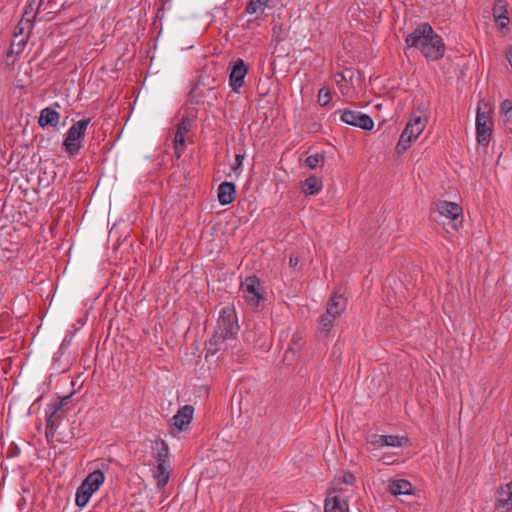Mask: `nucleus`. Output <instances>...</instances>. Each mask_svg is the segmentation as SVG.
<instances>
[{"label":"nucleus","mask_w":512,"mask_h":512,"mask_svg":"<svg viewBox=\"0 0 512 512\" xmlns=\"http://www.w3.org/2000/svg\"><path fill=\"white\" fill-rule=\"evenodd\" d=\"M405 43L409 48H415L428 61H437L444 56L445 43L429 23H421L406 36Z\"/></svg>","instance_id":"obj_1"},{"label":"nucleus","mask_w":512,"mask_h":512,"mask_svg":"<svg viewBox=\"0 0 512 512\" xmlns=\"http://www.w3.org/2000/svg\"><path fill=\"white\" fill-rule=\"evenodd\" d=\"M239 330L235 309L226 306L221 309L217 326L209 341V351L216 353L220 350L233 348L237 344V333Z\"/></svg>","instance_id":"obj_2"},{"label":"nucleus","mask_w":512,"mask_h":512,"mask_svg":"<svg viewBox=\"0 0 512 512\" xmlns=\"http://www.w3.org/2000/svg\"><path fill=\"white\" fill-rule=\"evenodd\" d=\"M104 481L105 476L101 470H94L89 473L76 490V505L80 508L85 507L93 493L99 489Z\"/></svg>","instance_id":"obj_3"},{"label":"nucleus","mask_w":512,"mask_h":512,"mask_svg":"<svg viewBox=\"0 0 512 512\" xmlns=\"http://www.w3.org/2000/svg\"><path fill=\"white\" fill-rule=\"evenodd\" d=\"M89 124V118L80 119L68 129L63 146L69 155H76L80 151Z\"/></svg>","instance_id":"obj_4"},{"label":"nucleus","mask_w":512,"mask_h":512,"mask_svg":"<svg viewBox=\"0 0 512 512\" xmlns=\"http://www.w3.org/2000/svg\"><path fill=\"white\" fill-rule=\"evenodd\" d=\"M240 289L246 303L252 308H257L264 300V288L254 275L246 277L241 283Z\"/></svg>","instance_id":"obj_5"},{"label":"nucleus","mask_w":512,"mask_h":512,"mask_svg":"<svg viewBox=\"0 0 512 512\" xmlns=\"http://www.w3.org/2000/svg\"><path fill=\"white\" fill-rule=\"evenodd\" d=\"M340 115V120L345 124L361 128L363 130H372L374 127L373 119L365 113L356 110L339 109L336 111Z\"/></svg>","instance_id":"obj_6"},{"label":"nucleus","mask_w":512,"mask_h":512,"mask_svg":"<svg viewBox=\"0 0 512 512\" xmlns=\"http://www.w3.org/2000/svg\"><path fill=\"white\" fill-rule=\"evenodd\" d=\"M493 122L488 112L477 109L476 136L477 142L482 146H488L492 134Z\"/></svg>","instance_id":"obj_7"},{"label":"nucleus","mask_w":512,"mask_h":512,"mask_svg":"<svg viewBox=\"0 0 512 512\" xmlns=\"http://www.w3.org/2000/svg\"><path fill=\"white\" fill-rule=\"evenodd\" d=\"M70 396H66L58 401L51 403L46 411V430L47 433H53L59 426L63 418V409L67 405Z\"/></svg>","instance_id":"obj_8"},{"label":"nucleus","mask_w":512,"mask_h":512,"mask_svg":"<svg viewBox=\"0 0 512 512\" xmlns=\"http://www.w3.org/2000/svg\"><path fill=\"white\" fill-rule=\"evenodd\" d=\"M193 121V115H187L183 117L177 126L174 139L175 153L177 154V157H180L181 153L185 150V135L192 127Z\"/></svg>","instance_id":"obj_9"},{"label":"nucleus","mask_w":512,"mask_h":512,"mask_svg":"<svg viewBox=\"0 0 512 512\" xmlns=\"http://www.w3.org/2000/svg\"><path fill=\"white\" fill-rule=\"evenodd\" d=\"M248 73V66L243 59L238 58L230 71L229 84L233 91H238L244 84V79Z\"/></svg>","instance_id":"obj_10"},{"label":"nucleus","mask_w":512,"mask_h":512,"mask_svg":"<svg viewBox=\"0 0 512 512\" xmlns=\"http://www.w3.org/2000/svg\"><path fill=\"white\" fill-rule=\"evenodd\" d=\"M24 29L25 27H16L13 40L11 41L10 47L6 52L7 58H18L23 53L28 41V36L23 35Z\"/></svg>","instance_id":"obj_11"},{"label":"nucleus","mask_w":512,"mask_h":512,"mask_svg":"<svg viewBox=\"0 0 512 512\" xmlns=\"http://www.w3.org/2000/svg\"><path fill=\"white\" fill-rule=\"evenodd\" d=\"M435 212L441 217L456 222L462 215V208L454 202L440 201L436 204Z\"/></svg>","instance_id":"obj_12"},{"label":"nucleus","mask_w":512,"mask_h":512,"mask_svg":"<svg viewBox=\"0 0 512 512\" xmlns=\"http://www.w3.org/2000/svg\"><path fill=\"white\" fill-rule=\"evenodd\" d=\"M194 408L191 405H185L173 416V425L179 430H185L193 419Z\"/></svg>","instance_id":"obj_13"},{"label":"nucleus","mask_w":512,"mask_h":512,"mask_svg":"<svg viewBox=\"0 0 512 512\" xmlns=\"http://www.w3.org/2000/svg\"><path fill=\"white\" fill-rule=\"evenodd\" d=\"M42 0H31L25 7H24V13L21 21L17 25V27H24L25 24L26 27L31 30L33 28V22L37 16V11L41 5Z\"/></svg>","instance_id":"obj_14"},{"label":"nucleus","mask_w":512,"mask_h":512,"mask_svg":"<svg viewBox=\"0 0 512 512\" xmlns=\"http://www.w3.org/2000/svg\"><path fill=\"white\" fill-rule=\"evenodd\" d=\"M427 124V119L417 112H413L409 122L406 124L404 131L409 135L414 136L416 139L423 132Z\"/></svg>","instance_id":"obj_15"},{"label":"nucleus","mask_w":512,"mask_h":512,"mask_svg":"<svg viewBox=\"0 0 512 512\" xmlns=\"http://www.w3.org/2000/svg\"><path fill=\"white\" fill-rule=\"evenodd\" d=\"M218 201L221 205H228L236 198V186L232 182H223L217 189Z\"/></svg>","instance_id":"obj_16"},{"label":"nucleus","mask_w":512,"mask_h":512,"mask_svg":"<svg viewBox=\"0 0 512 512\" xmlns=\"http://www.w3.org/2000/svg\"><path fill=\"white\" fill-rule=\"evenodd\" d=\"M346 305V298H344L342 295L334 294L327 302L326 311L337 318L345 311Z\"/></svg>","instance_id":"obj_17"},{"label":"nucleus","mask_w":512,"mask_h":512,"mask_svg":"<svg viewBox=\"0 0 512 512\" xmlns=\"http://www.w3.org/2000/svg\"><path fill=\"white\" fill-rule=\"evenodd\" d=\"M274 5V0H249L246 4L245 12L250 15H263L265 9H272Z\"/></svg>","instance_id":"obj_18"},{"label":"nucleus","mask_w":512,"mask_h":512,"mask_svg":"<svg viewBox=\"0 0 512 512\" xmlns=\"http://www.w3.org/2000/svg\"><path fill=\"white\" fill-rule=\"evenodd\" d=\"M497 507L505 511L512 508V481L498 492Z\"/></svg>","instance_id":"obj_19"},{"label":"nucleus","mask_w":512,"mask_h":512,"mask_svg":"<svg viewBox=\"0 0 512 512\" xmlns=\"http://www.w3.org/2000/svg\"><path fill=\"white\" fill-rule=\"evenodd\" d=\"M59 118H60V114L55 109L44 108L40 112L38 123L41 127H44V126L55 127V126H57V124L59 122Z\"/></svg>","instance_id":"obj_20"},{"label":"nucleus","mask_w":512,"mask_h":512,"mask_svg":"<svg viewBox=\"0 0 512 512\" xmlns=\"http://www.w3.org/2000/svg\"><path fill=\"white\" fill-rule=\"evenodd\" d=\"M153 476L156 479L157 488L164 489L170 478V466L158 463L153 471Z\"/></svg>","instance_id":"obj_21"},{"label":"nucleus","mask_w":512,"mask_h":512,"mask_svg":"<svg viewBox=\"0 0 512 512\" xmlns=\"http://www.w3.org/2000/svg\"><path fill=\"white\" fill-rule=\"evenodd\" d=\"M412 489V484L405 479L393 480L389 484V492L395 496L410 495Z\"/></svg>","instance_id":"obj_22"},{"label":"nucleus","mask_w":512,"mask_h":512,"mask_svg":"<svg viewBox=\"0 0 512 512\" xmlns=\"http://www.w3.org/2000/svg\"><path fill=\"white\" fill-rule=\"evenodd\" d=\"M302 186L305 194L316 195L322 190L323 184L320 178L310 176L304 180Z\"/></svg>","instance_id":"obj_23"},{"label":"nucleus","mask_w":512,"mask_h":512,"mask_svg":"<svg viewBox=\"0 0 512 512\" xmlns=\"http://www.w3.org/2000/svg\"><path fill=\"white\" fill-rule=\"evenodd\" d=\"M325 512H347L348 505L338 496L327 498L324 506Z\"/></svg>","instance_id":"obj_24"},{"label":"nucleus","mask_w":512,"mask_h":512,"mask_svg":"<svg viewBox=\"0 0 512 512\" xmlns=\"http://www.w3.org/2000/svg\"><path fill=\"white\" fill-rule=\"evenodd\" d=\"M154 449L156 450L155 457L157 459V464L163 463L166 466H170L168 446L165 444V442H157Z\"/></svg>","instance_id":"obj_25"},{"label":"nucleus","mask_w":512,"mask_h":512,"mask_svg":"<svg viewBox=\"0 0 512 512\" xmlns=\"http://www.w3.org/2000/svg\"><path fill=\"white\" fill-rule=\"evenodd\" d=\"M303 345V337L300 333H294L291 338L290 345L285 352L284 358L288 359V355L298 353Z\"/></svg>","instance_id":"obj_26"},{"label":"nucleus","mask_w":512,"mask_h":512,"mask_svg":"<svg viewBox=\"0 0 512 512\" xmlns=\"http://www.w3.org/2000/svg\"><path fill=\"white\" fill-rule=\"evenodd\" d=\"M336 318L329 314L327 311L322 314L319 318V329L321 332L328 334L332 327L334 326V321Z\"/></svg>","instance_id":"obj_27"},{"label":"nucleus","mask_w":512,"mask_h":512,"mask_svg":"<svg viewBox=\"0 0 512 512\" xmlns=\"http://www.w3.org/2000/svg\"><path fill=\"white\" fill-rule=\"evenodd\" d=\"M415 139L416 138L414 136L409 135L408 132L403 130L400 135L399 141L396 145L397 153L401 154V153L405 152L408 149V147L410 146L411 142Z\"/></svg>","instance_id":"obj_28"},{"label":"nucleus","mask_w":512,"mask_h":512,"mask_svg":"<svg viewBox=\"0 0 512 512\" xmlns=\"http://www.w3.org/2000/svg\"><path fill=\"white\" fill-rule=\"evenodd\" d=\"M384 445L388 447H403L408 439L398 435H383Z\"/></svg>","instance_id":"obj_29"},{"label":"nucleus","mask_w":512,"mask_h":512,"mask_svg":"<svg viewBox=\"0 0 512 512\" xmlns=\"http://www.w3.org/2000/svg\"><path fill=\"white\" fill-rule=\"evenodd\" d=\"M133 481V483L137 484L138 488V492H137V495L136 494H133L132 496H136L134 502H130V506H133L135 503H141L142 500L144 499V497L142 496V489L144 488V485H143V481L141 479V477H139L138 475L137 476H133L132 478H130V482Z\"/></svg>","instance_id":"obj_30"},{"label":"nucleus","mask_w":512,"mask_h":512,"mask_svg":"<svg viewBox=\"0 0 512 512\" xmlns=\"http://www.w3.org/2000/svg\"><path fill=\"white\" fill-rule=\"evenodd\" d=\"M493 18H497L500 15H508L507 4L504 0H496L493 6Z\"/></svg>","instance_id":"obj_31"},{"label":"nucleus","mask_w":512,"mask_h":512,"mask_svg":"<svg viewBox=\"0 0 512 512\" xmlns=\"http://www.w3.org/2000/svg\"><path fill=\"white\" fill-rule=\"evenodd\" d=\"M331 100V92L329 89L323 87L319 90L318 102L321 106H326Z\"/></svg>","instance_id":"obj_32"},{"label":"nucleus","mask_w":512,"mask_h":512,"mask_svg":"<svg viewBox=\"0 0 512 512\" xmlns=\"http://www.w3.org/2000/svg\"><path fill=\"white\" fill-rule=\"evenodd\" d=\"M368 443L374 449H380L385 447L383 435L373 434L369 437Z\"/></svg>","instance_id":"obj_33"},{"label":"nucleus","mask_w":512,"mask_h":512,"mask_svg":"<svg viewBox=\"0 0 512 512\" xmlns=\"http://www.w3.org/2000/svg\"><path fill=\"white\" fill-rule=\"evenodd\" d=\"M324 160V156L321 155V154H313V155H310L306 158L305 160V163L306 165L311 168V169H314L317 167V165L319 164L320 161H323Z\"/></svg>","instance_id":"obj_34"},{"label":"nucleus","mask_w":512,"mask_h":512,"mask_svg":"<svg viewBox=\"0 0 512 512\" xmlns=\"http://www.w3.org/2000/svg\"><path fill=\"white\" fill-rule=\"evenodd\" d=\"M494 21L500 30L506 28L510 22L508 15H500V17L494 18Z\"/></svg>","instance_id":"obj_35"},{"label":"nucleus","mask_w":512,"mask_h":512,"mask_svg":"<svg viewBox=\"0 0 512 512\" xmlns=\"http://www.w3.org/2000/svg\"><path fill=\"white\" fill-rule=\"evenodd\" d=\"M501 115L512 114V101L509 99L504 100L500 106Z\"/></svg>","instance_id":"obj_36"},{"label":"nucleus","mask_w":512,"mask_h":512,"mask_svg":"<svg viewBox=\"0 0 512 512\" xmlns=\"http://www.w3.org/2000/svg\"><path fill=\"white\" fill-rule=\"evenodd\" d=\"M343 482L348 485H353L355 482V476L350 472L345 473L343 476Z\"/></svg>","instance_id":"obj_37"},{"label":"nucleus","mask_w":512,"mask_h":512,"mask_svg":"<svg viewBox=\"0 0 512 512\" xmlns=\"http://www.w3.org/2000/svg\"><path fill=\"white\" fill-rule=\"evenodd\" d=\"M243 159L244 157L242 155L237 154L235 156V165L233 166L234 171L238 170L242 166Z\"/></svg>","instance_id":"obj_38"},{"label":"nucleus","mask_w":512,"mask_h":512,"mask_svg":"<svg viewBox=\"0 0 512 512\" xmlns=\"http://www.w3.org/2000/svg\"><path fill=\"white\" fill-rule=\"evenodd\" d=\"M502 118L505 125L511 124V126H509V129L512 130V114H503Z\"/></svg>","instance_id":"obj_39"},{"label":"nucleus","mask_w":512,"mask_h":512,"mask_svg":"<svg viewBox=\"0 0 512 512\" xmlns=\"http://www.w3.org/2000/svg\"><path fill=\"white\" fill-rule=\"evenodd\" d=\"M298 262H299V258L297 256H290V259H289L290 267H292V268L296 267Z\"/></svg>","instance_id":"obj_40"},{"label":"nucleus","mask_w":512,"mask_h":512,"mask_svg":"<svg viewBox=\"0 0 512 512\" xmlns=\"http://www.w3.org/2000/svg\"><path fill=\"white\" fill-rule=\"evenodd\" d=\"M70 343H71V338L65 337L61 343L60 348L64 349V348L68 347L70 345Z\"/></svg>","instance_id":"obj_41"},{"label":"nucleus","mask_w":512,"mask_h":512,"mask_svg":"<svg viewBox=\"0 0 512 512\" xmlns=\"http://www.w3.org/2000/svg\"><path fill=\"white\" fill-rule=\"evenodd\" d=\"M506 59L509 62V64L511 65V67H512V48H509L506 51Z\"/></svg>","instance_id":"obj_42"},{"label":"nucleus","mask_w":512,"mask_h":512,"mask_svg":"<svg viewBox=\"0 0 512 512\" xmlns=\"http://www.w3.org/2000/svg\"><path fill=\"white\" fill-rule=\"evenodd\" d=\"M347 74H350L349 79L351 80L352 79V72L349 71V70L346 71V73L339 74L338 76L341 78V80H347L348 79Z\"/></svg>","instance_id":"obj_43"},{"label":"nucleus","mask_w":512,"mask_h":512,"mask_svg":"<svg viewBox=\"0 0 512 512\" xmlns=\"http://www.w3.org/2000/svg\"><path fill=\"white\" fill-rule=\"evenodd\" d=\"M136 512H145L144 510L136 511Z\"/></svg>","instance_id":"obj_44"}]
</instances>
